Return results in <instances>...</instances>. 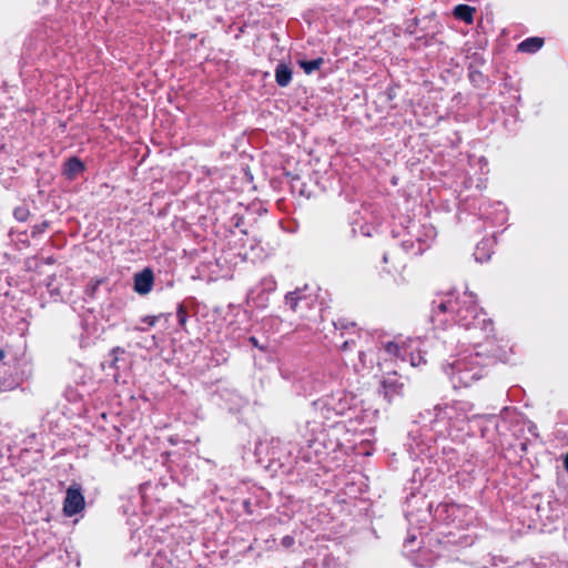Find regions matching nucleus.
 Masks as SVG:
<instances>
[{
	"label": "nucleus",
	"instance_id": "f257e3e1",
	"mask_svg": "<svg viewBox=\"0 0 568 568\" xmlns=\"http://www.w3.org/2000/svg\"><path fill=\"white\" fill-rule=\"evenodd\" d=\"M477 304V295L467 290L439 295L432 302L430 321L434 328L445 331L458 324L465 329H480L483 339L493 338L494 322Z\"/></svg>",
	"mask_w": 568,
	"mask_h": 568
},
{
	"label": "nucleus",
	"instance_id": "f03ea898",
	"mask_svg": "<svg viewBox=\"0 0 568 568\" xmlns=\"http://www.w3.org/2000/svg\"><path fill=\"white\" fill-rule=\"evenodd\" d=\"M485 367L478 362V354L456 361L450 366V381L455 388L469 387L483 378Z\"/></svg>",
	"mask_w": 568,
	"mask_h": 568
},
{
	"label": "nucleus",
	"instance_id": "7ed1b4c3",
	"mask_svg": "<svg viewBox=\"0 0 568 568\" xmlns=\"http://www.w3.org/2000/svg\"><path fill=\"white\" fill-rule=\"evenodd\" d=\"M474 405L466 400H455L444 406H436V418L447 419L450 424L467 420L468 414L473 410Z\"/></svg>",
	"mask_w": 568,
	"mask_h": 568
},
{
	"label": "nucleus",
	"instance_id": "20e7f679",
	"mask_svg": "<svg viewBox=\"0 0 568 568\" xmlns=\"http://www.w3.org/2000/svg\"><path fill=\"white\" fill-rule=\"evenodd\" d=\"M316 302V298L312 295L305 294L302 290L290 292L285 296L286 305L300 317H306V311L311 310Z\"/></svg>",
	"mask_w": 568,
	"mask_h": 568
},
{
	"label": "nucleus",
	"instance_id": "39448f33",
	"mask_svg": "<svg viewBox=\"0 0 568 568\" xmlns=\"http://www.w3.org/2000/svg\"><path fill=\"white\" fill-rule=\"evenodd\" d=\"M408 261V254L400 247H395L383 255V262L387 265L385 271L389 274L398 273L402 274Z\"/></svg>",
	"mask_w": 568,
	"mask_h": 568
},
{
	"label": "nucleus",
	"instance_id": "423d86ee",
	"mask_svg": "<svg viewBox=\"0 0 568 568\" xmlns=\"http://www.w3.org/2000/svg\"><path fill=\"white\" fill-rule=\"evenodd\" d=\"M85 501L80 487L70 486L67 490V496L63 505V513L71 517L80 513L84 508Z\"/></svg>",
	"mask_w": 568,
	"mask_h": 568
},
{
	"label": "nucleus",
	"instance_id": "0eeeda50",
	"mask_svg": "<svg viewBox=\"0 0 568 568\" xmlns=\"http://www.w3.org/2000/svg\"><path fill=\"white\" fill-rule=\"evenodd\" d=\"M382 387L385 398L390 402L396 396L404 394V383L400 381L396 372L387 374L382 381Z\"/></svg>",
	"mask_w": 568,
	"mask_h": 568
},
{
	"label": "nucleus",
	"instance_id": "6e6552de",
	"mask_svg": "<svg viewBox=\"0 0 568 568\" xmlns=\"http://www.w3.org/2000/svg\"><path fill=\"white\" fill-rule=\"evenodd\" d=\"M333 325L341 338H344L346 335L357 336L361 333V328L357 324L345 317H338L333 322Z\"/></svg>",
	"mask_w": 568,
	"mask_h": 568
},
{
	"label": "nucleus",
	"instance_id": "1a4fd4ad",
	"mask_svg": "<svg viewBox=\"0 0 568 568\" xmlns=\"http://www.w3.org/2000/svg\"><path fill=\"white\" fill-rule=\"evenodd\" d=\"M153 286V274L150 270L138 273L134 277V290L139 294H148Z\"/></svg>",
	"mask_w": 568,
	"mask_h": 568
},
{
	"label": "nucleus",
	"instance_id": "9d476101",
	"mask_svg": "<svg viewBox=\"0 0 568 568\" xmlns=\"http://www.w3.org/2000/svg\"><path fill=\"white\" fill-rule=\"evenodd\" d=\"M293 71L286 63H278L275 69V81L277 85L285 88L292 81Z\"/></svg>",
	"mask_w": 568,
	"mask_h": 568
},
{
	"label": "nucleus",
	"instance_id": "9b49d317",
	"mask_svg": "<svg viewBox=\"0 0 568 568\" xmlns=\"http://www.w3.org/2000/svg\"><path fill=\"white\" fill-rule=\"evenodd\" d=\"M545 40L540 37H530L521 41L517 50L525 53H535L544 45Z\"/></svg>",
	"mask_w": 568,
	"mask_h": 568
},
{
	"label": "nucleus",
	"instance_id": "f8f14e48",
	"mask_svg": "<svg viewBox=\"0 0 568 568\" xmlns=\"http://www.w3.org/2000/svg\"><path fill=\"white\" fill-rule=\"evenodd\" d=\"M476 9L468 4H458L454 8L453 14L456 19L464 21L467 24H471L474 22V14Z\"/></svg>",
	"mask_w": 568,
	"mask_h": 568
},
{
	"label": "nucleus",
	"instance_id": "ddd939ff",
	"mask_svg": "<svg viewBox=\"0 0 568 568\" xmlns=\"http://www.w3.org/2000/svg\"><path fill=\"white\" fill-rule=\"evenodd\" d=\"M261 292L257 293L255 301L258 303V306H264V302L267 301V297L264 298V294L273 293L276 288V282L273 277H265L262 280L261 284Z\"/></svg>",
	"mask_w": 568,
	"mask_h": 568
},
{
	"label": "nucleus",
	"instance_id": "4468645a",
	"mask_svg": "<svg viewBox=\"0 0 568 568\" xmlns=\"http://www.w3.org/2000/svg\"><path fill=\"white\" fill-rule=\"evenodd\" d=\"M83 170V164L80 160L73 158V159H70L67 163H65V166H64V174L72 179L74 176H77L80 172H82Z\"/></svg>",
	"mask_w": 568,
	"mask_h": 568
},
{
	"label": "nucleus",
	"instance_id": "2eb2a0df",
	"mask_svg": "<svg viewBox=\"0 0 568 568\" xmlns=\"http://www.w3.org/2000/svg\"><path fill=\"white\" fill-rule=\"evenodd\" d=\"M361 335H362V333H359L357 336H352V335H347V337L345 336L339 344L341 352H343V353L353 352L357 346V342L359 341Z\"/></svg>",
	"mask_w": 568,
	"mask_h": 568
},
{
	"label": "nucleus",
	"instance_id": "dca6fc26",
	"mask_svg": "<svg viewBox=\"0 0 568 568\" xmlns=\"http://www.w3.org/2000/svg\"><path fill=\"white\" fill-rule=\"evenodd\" d=\"M324 63L323 58H317L314 60H302L300 61V67L304 70L306 74H311L312 72L318 70Z\"/></svg>",
	"mask_w": 568,
	"mask_h": 568
},
{
	"label": "nucleus",
	"instance_id": "f3484780",
	"mask_svg": "<svg viewBox=\"0 0 568 568\" xmlns=\"http://www.w3.org/2000/svg\"><path fill=\"white\" fill-rule=\"evenodd\" d=\"M384 351L392 358H404L402 354V346L396 342L388 341L383 345Z\"/></svg>",
	"mask_w": 568,
	"mask_h": 568
},
{
	"label": "nucleus",
	"instance_id": "a211bd4d",
	"mask_svg": "<svg viewBox=\"0 0 568 568\" xmlns=\"http://www.w3.org/2000/svg\"><path fill=\"white\" fill-rule=\"evenodd\" d=\"M13 215L18 221L24 222L29 216V211L26 207L20 206L13 211Z\"/></svg>",
	"mask_w": 568,
	"mask_h": 568
},
{
	"label": "nucleus",
	"instance_id": "6ab92c4d",
	"mask_svg": "<svg viewBox=\"0 0 568 568\" xmlns=\"http://www.w3.org/2000/svg\"><path fill=\"white\" fill-rule=\"evenodd\" d=\"M425 363H426V361H425V358L423 357V355L419 352L416 355L412 354V356H410V364H412V366L417 367V366H419L422 364H425Z\"/></svg>",
	"mask_w": 568,
	"mask_h": 568
},
{
	"label": "nucleus",
	"instance_id": "aec40b11",
	"mask_svg": "<svg viewBox=\"0 0 568 568\" xmlns=\"http://www.w3.org/2000/svg\"><path fill=\"white\" fill-rule=\"evenodd\" d=\"M178 318H179L180 325H184L185 324V322H186V313H185L183 306H181V305L178 308Z\"/></svg>",
	"mask_w": 568,
	"mask_h": 568
},
{
	"label": "nucleus",
	"instance_id": "412c9836",
	"mask_svg": "<svg viewBox=\"0 0 568 568\" xmlns=\"http://www.w3.org/2000/svg\"><path fill=\"white\" fill-rule=\"evenodd\" d=\"M295 544V540L292 536H285L282 538V545L286 548L292 547Z\"/></svg>",
	"mask_w": 568,
	"mask_h": 568
},
{
	"label": "nucleus",
	"instance_id": "4be33fe9",
	"mask_svg": "<svg viewBox=\"0 0 568 568\" xmlns=\"http://www.w3.org/2000/svg\"><path fill=\"white\" fill-rule=\"evenodd\" d=\"M158 317L156 316H146L143 318V322L146 323L149 326H153L156 323Z\"/></svg>",
	"mask_w": 568,
	"mask_h": 568
},
{
	"label": "nucleus",
	"instance_id": "5701e85b",
	"mask_svg": "<svg viewBox=\"0 0 568 568\" xmlns=\"http://www.w3.org/2000/svg\"><path fill=\"white\" fill-rule=\"evenodd\" d=\"M260 349L261 352L265 353L266 361L270 362L272 359V354L270 352H265L263 347H261Z\"/></svg>",
	"mask_w": 568,
	"mask_h": 568
},
{
	"label": "nucleus",
	"instance_id": "b1692460",
	"mask_svg": "<svg viewBox=\"0 0 568 568\" xmlns=\"http://www.w3.org/2000/svg\"><path fill=\"white\" fill-rule=\"evenodd\" d=\"M564 467L568 471V452L566 453V455L564 457Z\"/></svg>",
	"mask_w": 568,
	"mask_h": 568
},
{
	"label": "nucleus",
	"instance_id": "393cba45",
	"mask_svg": "<svg viewBox=\"0 0 568 568\" xmlns=\"http://www.w3.org/2000/svg\"><path fill=\"white\" fill-rule=\"evenodd\" d=\"M250 342H251V345L256 346V347L258 346L257 345V341L254 337H252V336L250 338Z\"/></svg>",
	"mask_w": 568,
	"mask_h": 568
},
{
	"label": "nucleus",
	"instance_id": "a878e982",
	"mask_svg": "<svg viewBox=\"0 0 568 568\" xmlns=\"http://www.w3.org/2000/svg\"><path fill=\"white\" fill-rule=\"evenodd\" d=\"M3 357V353L0 351V359Z\"/></svg>",
	"mask_w": 568,
	"mask_h": 568
}]
</instances>
